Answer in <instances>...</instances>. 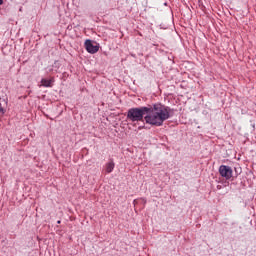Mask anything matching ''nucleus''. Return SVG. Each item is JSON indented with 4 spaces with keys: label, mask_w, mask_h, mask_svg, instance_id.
<instances>
[{
    "label": "nucleus",
    "mask_w": 256,
    "mask_h": 256,
    "mask_svg": "<svg viewBox=\"0 0 256 256\" xmlns=\"http://www.w3.org/2000/svg\"><path fill=\"white\" fill-rule=\"evenodd\" d=\"M173 115H175V112L171 107L157 102L148 104L147 106L128 109L126 119L127 121H131V123L145 121L146 125L163 127V123H165L167 119H171Z\"/></svg>",
    "instance_id": "nucleus-1"
},
{
    "label": "nucleus",
    "mask_w": 256,
    "mask_h": 256,
    "mask_svg": "<svg viewBox=\"0 0 256 256\" xmlns=\"http://www.w3.org/2000/svg\"><path fill=\"white\" fill-rule=\"evenodd\" d=\"M218 171H219L221 177H223L227 181H229V179H231V177H233V168H231V166L221 165L219 167Z\"/></svg>",
    "instance_id": "nucleus-2"
},
{
    "label": "nucleus",
    "mask_w": 256,
    "mask_h": 256,
    "mask_svg": "<svg viewBox=\"0 0 256 256\" xmlns=\"http://www.w3.org/2000/svg\"><path fill=\"white\" fill-rule=\"evenodd\" d=\"M84 47L90 55H95V53L99 51V45H93V41L91 39H87L84 42Z\"/></svg>",
    "instance_id": "nucleus-3"
},
{
    "label": "nucleus",
    "mask_w": 256,
    "mask_h": 256,
    "mask_svg": "<svg viewBox=\"0 0 256 256\" xmlns=\"http://www.w3.org/2000/svg\"><path fill=\"white\" fill-rule=\"evenodd\" d=\"M7 104H8L7 98H3L0 100V117H3V115L7 113V109H6Z\"/></svg>",
    "instance_id": "nucleus-4"
},
{
    "label": "nucleus",
    "mask_w": 256,
    "mask_h": 256,
    "mask_svg": "<svg viewBox=\"0 0 256 256\" xmlns=\"http://www.w3.org/2000/svg\"><path fill=\"white\" fill-rule=\"evenodd\" d=\"M53 83H55V79L54 78H51V79L42 78L41 79L42 87H53Z\"/></svg>",
    "instance_id": "nucleus-5"
},
{
    "label": "nucleus",
    "mask_w": 256,
    "mask_h": 256,
    "mask_svg": "<svg viewBox=\"0 0 256 256\" xmlns=\"http://www.w3.org/2000/svg\"><path fill=\"white\" fill-rule=\"evenodd\" d=\"M114 169H115V162L113 161V159H110V161L105 165V171L106 173L109 174V173H113Z\"/></svg>",
    "instance_id": "nucleus-6"
},
{
    "label": "nucleus",
    "mask_w": 256,
    "mask_h": 256,
    "mask_svg": "<svg viewBox=\"0 0 256 256\" xmlns=\"http://www.w3.org/2000/svg\"><path fill=\"white\" fill-rule=\"evenodd\" d=\"M234 171H235V173H236V177H238L239 175H241V167H235L234 168Z\"/></svg>",
    "instance_id": "nucleus-7"
},
{
    "label": "nucleus",
    "mask_w": 256,
    "mask_h": 256,
    "mask_svg": "<svg viewBox=\"0 0 256 256\" xmlns=\"http://www.w3.org/2000/svg\"><path fill=\"white\" fill-rule=\"evenodd\" d=\"M57 224H58V225H61V220H58V221H57Z\"/></svg>",
    "instance_id": "nucleus-8"
},
{
    "label": "nucleus",
    "mask_w": 256,
    "mask_h": 256,
    "mask_svg": "<svg viewBox=\"0 0 256 256\" xmlns=\"http://www.w3.org/2000/svg\"><path fill=\"white\" fill-rule=\"evenodd\" d=\"M0 5H3V0H0Z\"/></svg>",
    "instance_id": "nucleus-9"
}]
</instances>
